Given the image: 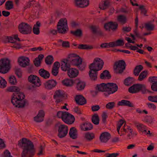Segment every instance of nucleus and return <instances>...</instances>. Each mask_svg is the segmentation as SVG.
<instances>
[{"label": "nucleus", "instance_id": "f704fd0d", "mask_svg": "<svg viewBox=\"0 0 157 157\" xmlns=\"http://www.w3.org/2000/svg\"><path fill=\"white\" fill-rule=\"evenodd\" d=\"M74 83L73 80L69 79H64L62 81L63 84L67 87L72 86Z\"/></svg>", "mask_w": 157, "mask_h": 157}, {"label": "nucleus", "instance_id": "f8f14e48", "mask_svg": "<svg viewBox=\"0 0 157 157\" xmlns=\"http://www.w3.org/2000/svg\"><path fill=\"white\" fill-rule=\"evenodd\" d=\"M118 24L116 22L110 21L105 23L104 25V28L106 31L109 32L112 30L115 32L117 29Z\"/></svg>", "mask_w": 157, "mask_h": 157}, {"label": "nucleus", "instance_id": "b1692460", "mask_svg": "<svg viewBox=\"0 0 157 157\" xmlns=\"http://www.w3.org/2000/svg\"><path fill=\"white\" fill-rule=\"evenodd\" d=\"M74 83L76 84V88L78 90H83L85 86V83L79 79L75 80Z\"/></svg>", "mask_w": 157, "mask_h": 157}, {"label": "nucleus", "instance_id": "8fccbe9b", "mask_svg": "<svg viewBox=\"0 0 157 157\" xmlns=\"http://www.w3.org/2000/svg\"><path fill=\"white\" fill-rule=\"evenodd\" d=\"M9 82L12 85L16 84L17 81L14 76L11 75L9 77Z\"/></svg>", "mask_w": 157, "mask_h": 157}, {"label": "nucleus", "instance_id": "69168bd1", "mask_svg": "<svg viewBox=\"0 0 157 157\" xmlns=\"http://www.w3.org/2000/svg\"><path fill=\"white\" fill-rule=\"evenodd\" d=\"M33 63L34 65L38 67L40 66V61L38 59V58H35L33 61Z\"/></svg>", "mask_w": 157, "mask_h": 157}, {"label": "nucleus", "instance_id": "e2e57ef3", "mask_svg": "<svg viewBox=\"0 0 157 157\" xmlns=\"http://www.w3.org/2000/svg\"><path fill=\"white\" fill-rule=\"evenodd\" d=\"M151 89L153 91L157 92V82L152 83L151 86Z\"/></svg>", "mask_w": 157, "mask_h": 157}, {"label": "nucleus", "instance_id": "052dcab7", "mask_svg": "<svg viewBox=\"0 0 157 157\" xmlns=\"http://www.w3.org/2000/svg\"><path fill=\"white\" fill-rule=\"evenodd\" d=\"M15 74L18 77V78H20L21 77V71L20 69L16 68L15 70Z\"/></svg>", "mask_w": 157, "mask_h": 157}, {"label": "nucleus", "instance_id": "9d476101", "mask_svg": "<svg viewBox=\"0 0 157 157\" xmlns=\"http://www.w3.org/2000/svg\"><path fill=\"white\" fill-rule=\"evenodd\" d=\"M118 89V86L116 83L113 82H108L107 83V92L103 93L105 97H108L110 94L116 92Z\"/></svg>", "mask_w": 157, "mask_h": 157}, {"label": "nucleus", "instance_id": "ea45409f", "mask_svg": "<svg viewBox=\"0 0 157 157\" xmlns=\"http://www.w3.org/2000/svg\"><path fill=\"white\" fill-rule=\"evenodd\" d=\"M85 138L88 141H90L94 138L95 135L93 132H87L85 134Z\"/></svg>", "mask_w": 157, "mask_h": 157}, {"label": "nucleus", "instance_id": "603ef678", "mask_svg": "<svg viewBox=\"0 0 157 157\" xmlns=\"http://www.w3.org/2000/svg\"><path fill=\"white\" fill-rule=\"evenodd\" d=\"M6 82L0 76V87L4 88L6 86Z\"/></svg>", "mask_w": 157, "mask_h": 157}, {"label": "nucleus", "instance_id": "6e6d98bb", "mask_svg": "<svg viewBox=\"0 0 157 157\" xmlns=\"http://www.w3.org/2000/svg\"><path fill=\"white\" fill-rule=\"evenodd\" d=\"M116 46H123L124 44V42L123 39H119L115 41Z\"/></svg>", "mask_w": 157, "mask_h": 157}, {"label": "nucleus", "instance_id": "bf43d9fd", "mask_svg": "<svg viewBox=\"0 0 157 157\" xmlns=\"http://www.w3.org/2000/svg\"><path fill=\"white\" fill-rule=\"evenodd\" d=\"M153 119L154 118L153 117L150 116H148L145 117V120L146 122L151 124L153 122Z\"/></svg>", "mask_w": 157, "mask_h": 157}, {"label": "nucleus", "instance_id": "bb28decb", "mask_svg": "<svg viewBox=\"0 0 157 157\" xmlns=\"http://www.w3.org/2000/svg\"><path fill=\"white\" fill-rule=\"evenodd\" d=\"M117 105L119 106H125L130 107H134L133 104L130 101L125 100H122L121 101L118 102Z\"/></svg>", "mask_w": 157, "mask_h": 157}, {"label": "nucleus", "instance_id": "37998d69", "mask_svg": "<svg viewBox=\"0 0 157 157\" xmlns=\"http://www.w3.org/2000/svg\"><path fill=\"white\" fill-rule=\"evenodd\" d=\"M147 71H142L139 75L138 80L142 81L146 78L147 76Z\"/></svg>", "mask_w": 157, "mask_h": 157}, {"label": "nucleus", "instance_id": "cd10ccee", "mask_svg": "<svg viewBox=\"0 0 157 157\" xmlns=\"http://www.w3.org/2000/svg\"><path fill=\"white\" fill-rule=\"evenodd\" d=\"M40 75L44 78L48 79L50 76L49 72L43 68L40 69L38 72Z\"/></svg>", "mask_w": 157, "mask_h": 157}, {"label": "nucleus", "instance_id": "a19ab883", "mask_svg": "<svg viewBox=\"0 0 157 157\" xmlns=\"http://www.w3.org/2000/svg\"><path fill=\"white\" fill-rule=\"evenodd\" d=\"M71 33L74 36L77 37H81L82 36V31L80 29H78L75 31H71Z\"/></svg>", "mask_w": 157, "mask_h": 157}, {"label": "nucleus", "instance_id": "1a4fd4ad", "mask_svg": "<svg viewBox=\"0 0 157 157\" xmlns=\"http://www.w3.org/2000/svg\"><path fill=\"white\" fill-rule=\"evenodd\" d=\"M19 32L24 34H30L32 32V27L27 23L22 22L18 26Z\"/></svg>", "mask_w": 157, "mask_h": 157}, {"label": "nucleus", "instance_id": "0e129e2a", "mask_svg": "<svg viewBox=\"0 0 157 157\" xmlns=\"http://www.w3.org/2000/svg\"><path fill=\"white\" fill-rule=\"evenodd\" d=\"M139 9L141 10V13L144 14V15H146L147 11L146 9L144 8V6L143 5L140 6L139 7Z\"/></svg>", "mask_w": 157, "mask_h": 157}, {"label": "nucleus", "instance_id": "a18cd8bd", "mask_svg": "<svg viewBox=\"0 0 157 157\" xmlns=\"http://www.w3.org/2000/svg\"><path fill=\"white\" fill-rule=\"evenodd\" d=\"M6 9L7 10L11 9L13 8V5L12 1H8L5 3Z\"/></svg>", "mask_w": 157, "mask_h": 157}, {"label": "nucleus", "instance_id": "58836bf2", "mask_svg": "<svg viewBox=\"0 0 157 157\" xmlns=\"http://www.w3.org/2000/svg\"><path fill=\"white\" fill-rule=\"evenodd\" d=\"M91 120L93 123L95 125H98L99 123V118L97 114H94L92 116Z\"/></svg>", "mask_w": 157, "mask_h": 157}, {"label": "nucleus", "instance_id": "3c124183", "mask_svg": "<svg viewBox=\"0 0 157 157\" xmlns=\"http://www.w3.org/2000/svg\"><path fill=\"white\" fill-rule=\"evenodd\" d=\"M67 113V112H63L61 111H59L57 113V116L59 118H61L63 121L66 113Z\"/></svg>", "mask_w": 157, "mask_h": 157}, {"label": "nucleus", "instance_id": "423d86ee", "mask_svg": "<svg viewBox=\"0 0 157 157\" xmlns=\"http://www.w3.org/2000/svg\"><path fill=\"white\" fill-rule=\"evenodd\" d=\"M57 32L59 33L65 34L69 30L67 20L66 18H61L59 21L57 25Z\"/></svg>", "mask_w": 157, "mask_h": 157}, {"label": "nucleus", "instance_id": "c756f323", "mask_svg": "<svg viewBox=\"0 0 157 157\" xmlns=\"http://www.w3.org/2000/svg\"><path fill=\"white\" fill-rule=\"evenodd\" d=\"M90 28L93 34H97L100 36H102L103 35L102 32L99 29L98 26L92 25L90 27Z\"/></svg>", "mask_w": 157, "mask_h": 157}, {"label": "nucleus", "instance_id": "864d4df0", "mask_svg": "<svg viewBox=\"0 0 157 157\" xmlns=\"http://www.w3.org/2000/svg\"><path fill=\"white\" fill-rule=\"evenodd\" d=\"M115 103L114 102H109L107 103L106 105V108L108 109H112L115 106Z\"/></svg>", "mask_w": 157, "mask_h": 157}, {"label": "nucleus", "instance_id": "4468645a", "mask_svg": "<svg viewBox=\"0 0 157 157\" xmlns=\"http://www.w3.org/2000/svg\"><path fill=\"white\" fill-rule=\"evenodd\" d=\"M57 84L56 81L54 79L47 80L43 84L44 88L48 90H50L55 88Z\"/></svg>", "mask_w": 157, "mask_h": 157}, {"label": "nucleus", "instance_id": "680f3d73", "mask_svg": "<svg viewBox=\"0 0 157 157\" xmlns=\"http://www.w3.org/2000/svg\"><path fill=\"white\" fill-rule=\"evenodd\" d=\"M44 148L42 145H40L38 148V152L37 153V155L38 156L43 155V150Z\"/></svg>", "mask_w": 157, "mask_h": 157}, {"label": "nucleus", "instance_id": "774afa93", "mask_svg": "<svg viewBox=\"0 0 157 157\" xmlns=\"http://www.w3.org/2000/svg\"><path fill=\"white\" fill-rule=\"evenodd\" d=\"M100 109V107L99 105H94L92 106L91 109L92 111L94 112L97 111Z\"/></svg>", "mask_w": 157, "mask_h": 157}, {"label": "nucleus", "instance_id": "a878e982", "mask_svg": "<svg viewBox=\"0 0 157 157\" xmlns=\"http://www.w3.org/2000/svg\"><path fill=\"white\" fill-rule=\"evenodd\" d=\"M64 94H63L62 91L60 90L56 91L54 95V98L56 99L57 103H59L62 101L59 98H63L64 97Z\"/></svg>", "mask_w": 157, "mask_h": 157}, {"label": "nucleus", "instance_id": "9b49d317", "mask_svg": "<svg viewBox=\"0 0 157 157\" xmlns=\"http://www.w3.org/2000/svg\"><path fill=\"white\" fill-rule=\"evenodd\" d=\"M68 58L71 64L72 65L77 66L82 62V59L81 57L75 54L70 55Z\"/></svg>", "mask_w": 157, "mask_h": 157}, {"label": "nucleus", "instance_id": "c9c22d12", "mask_svg": "<svg viewBox=\"0 0 157 157\" xmlns=\"http://www.w3.org/2000/svg\"><path fill=\"white\" fill-rule=\"evenodd\" d=\"M143 67L141 65L136 66L134 69L133 74L136 76H138L140 72L143 69Z\"/></svg>", "mask_w": 157, "mask_h": 157}, {"label": "nucleus", "instance_id": "dca6fc26", "mask_svg": "<svg viewBox=\"0 0 157 157\" xmlns=\"http://www.w3.org/2000/svg\"><path fill=\"white\" fill-rule=\"evenodd\" d=\"M68 59H63L61 61V70L64 71H67L70 68L71 63Z\"/></svg>", "mask_w": 157, "mask_h": 157}, {"label": "nucleus", "instance_id": "a211bd4d", "mask_svg": "<svg viewBox=\"0 0 157 157\" xmlns=\"http://www.w3.org/2000/svg\"><path fill=\"white\" fill-rule=\"evenodd\" d=\"M75 120L74 117L71 114L68 113H66L63 121L66 123L68 124H73Z\"/></svg>", "mask_w": 157, "mask_h": 157}, {"label": "nucleus", "instance_id": "39448f33", "mask_svg": "<svg viewBox=\"0 0 157 157\" xmlns=\"http://www.w3.org/2000/svg\"><path fill=\"white\" fill-rule=\"evenodd\" d=\"M28 80L29 82L32 84L28 87L29 90H34L36 89V88L40 87L41 84L40 80L39 78L34 75H31L29 76Z\"/></svg>", "mask_w": 157, "mask_h": 157}, {"label": "nucleus", "instance_id": "6e6552de", "mask_svg": "<svg viewBox=\"0 0 157 157\" xmlns=\"http://www.w3.org/2000/svg\"><path fill=\"white\" fill-rule=\"evenodd\" d=\"M126 64L123 60L116 62L113 66L114 72L116 74H121L125 69Z\"/></svg>", "mask_w": 157, "mask_h": 157}, {"label": "nucleus", "instance_id": "20e7f679", "mask_svg": "<svg viewBox=\"0 0 157 157\" xmlns=\"http://www.w3.org/2000/svg\"><path fill=\"white\" fill-rule=\"evenodd\" d=\"M128 91L131 93H136L141 91L142 94H145L146 93L147 91L149 93H152L151 91L146 89V86L145 84H141L133 85L129 88Z\"/></svg>", "mask_w": 157, "mask_h": 157}, {"label": "nucleus", "instance_id": "473e14b6", "mask_svg": "<svg viewBox=\"0 0 157 157\" xmlns=\"http://www.w3.org/2000/svg\"><path fill=\"white\" fill-rule=\"evenodd\" d=\"M110 5V3L108 0H105L99 4V7L102 10H105L108 8Z\"/></svg>", "mask_w": 157, "mask_h": 157}, {"label": "nucleus", "instance_id": "4c0bfd02", "mask_svg": "<svg viewBox=\"0 0 157 157\" xmlns=\"http://www.w3.org/2000/svg\"><path fill=\"white\" fill-rule=\"evenodd\" d=\"M127 20L126 17L124 15H121L117 17V21L123 24L126 23Z\"/></svg>", "mask_w": 157, "mask_h": 157}, {"label": "nucleus", "instance_id": "6ab92c4d", "mask_svg": "<svg viewBox=\"0 0 157 157\" xmlns=\"http://www.w3.org/2000/svg\"><path fill=\"white\" fill-rule=\"evenodd\" d=\"M111 138V135L107 132H102L100 135L99 139L101 142L106 143Z\"/></svg>", "mask_w": 157, "mask_h": 157}, {"label": "nucleus", "instance_id": "ddd939ff", "mask_svg": "<svg viewBox=\"0 0 157 157\" xmlns=\"http://www.w3.org/2000/svg\"><path fill=\"white\" fill-rule=\"evenodd\" d=\"M68 128L66 125L60 124L58 126V136L60 138L65 137L68 132Z\"/></svg>", "mask_w": 157, "mask_h": 157}, {"label": "nucleus", "instance_id": "4d7b16f0", "mask_svg": "<svg viewBox=\"0 0 157 157\" xmlns=\"http://www.w3.org/2000/svg\"><path fill=\"white\" fill-rule=\"evenodd\" d=\"M148 99L150 101L157 103V96H150L148 97Z\"/></svg>", "mask_w": 157, "mask_h": 157}, {"label": "nucleus", "instance_id": "2f4dec72", "mask_svg": "<svg viewBox=\"0 0 157 157\" xmlns=\"http://www.w3.org/2000/svg\"><path fill=\"white\" fill-rule=\"evenodd\" d=\"M111 75L109 71L107 70L103 71L100 75V78L102 79H105L106 78L108 79H109L111 78Z\"/></svg>", "mask_w": 157, "mask_h": 157}, {"label": "nucleus", "instance_id": "338daca9", "mask_svg": "<svg viewBox=\"0 0 157 157\" xmlns=\"http://www.w3.org/2000/svg\"><path fill=\"white\" fill-rule=\"evenodd\" d=\"M148 107L150 109H153V110H155L156 108V106L154 104L151 103H148L146 104Z\"/></svg>", "mask_w": 157, "mask_h": 157}, {"label": "nucleus", "instance_id": "7ed1b4c3", "mask_svg": "<svg viewBox=\"0 0 157 157\" xmlns=\"http://www.w3.org/2000/svg\"><path fill=\"white\" fill-rule=\"evenodd\" d=\"M104 62L99 58H95L92 63L89 66L90 71L89 75L90 79L92 81H95L97 78L98 71L101 70L103 66Z\"/></svg>", "mask_w": 157, "mask_h": 157}, {"label": "nucleus", "instance_id": "f03ea898", "mask_svg": "<svg viewBox=\"0 0 157 157\" xmlns=\"http://www.w3.org/2000/svg\"><path fill=\"white\" fill-rule=\"evenodd\" d=\"M18 145L23 149L21 157H33L34 155V145L31 140L23 138L18 141Z\"/></svg>", "mask_w": 157, "mask_h": 157}, {"label": "nucleus", "instance_id": "393cba45", "mask_svg": "<svg viewBox=\"0 0 157 157\" xmlns=\"http://www.w3.org/2000/svg\"><path fill=\"white\" fill-rule=\"evenodd\" d=\"M44 112L42 110H40L37 116L34 117V120L37 122H42L44 120Z\"/></svg>", "mask_w": 157, "mask_h": 157}, {"label": "nucleus", "instance_id": "13d9d810", "mask_svg": "<svg viewBox=\"0 0 157 157\" xmlns=\"http://www.w3.org/2000/svg\"><path fill=\"white\" fill-rule=\"evenodd\" d=\"M148 81L151 82L157 83V77L156 76H151L149 78Z\"/></svg>", "mask_w": 157, "mask_h": 157}, {"label": "nucleus", "instance_id": "412c9836", "mask_svg": "<svg viewBox=\"0 0 157 157\" xmlns=\"http://www.w3.org/2000/svg\"><path fill=\"white\" fill-rule=\"evenodd\" d=\"M75 100L77 104L80 105H84L86 103V99L81 95H76L75 98Z\"/></svg>", "mask_w": 157, "mask_h": 157}, {"label": "nucleus", "instance_id": "c03bdc74", "mask_svg": "<svg viewBox=\"0 0 157 157\" xmlns=\"http://www.w3.org/2000/svg\"><path fill=\"white\" fill-rule=\"evenodd\" d=\"M58 42L61 44V45L63 48H69L70 47V43L67 41H63L61 39L59 40Z\"/></svg>", "mask_w": 157, "mask_h": 157}, {"label": "nucleus", "instance_id": "7c9ffc66", "mask_svg": "<svg viewBox=\"0 0 157 157\" xmlns=\"http://www.w3.org/2000/svg\"><path fill=\"white\" fill-rule=\"evenodd\" d=\"M96 89L102 92H107V83H103L97 85L96 86Z\"/></svg>", "mask_w": 157, "mask_h": 157}, {"label": "nucleus", "instance_id": "4be33fe9", "mask_svg": "<svg viewBox=\"0 0 157 157\" xmlns=\"http://www.w3.org/2000/svg\"><path fill=\"white\" fill-rule=\"evenodd\" d=\"M60 66V64L58 62H56L54 63L51 71V73L53 75L55 76L57 75L59 73V69Z\"/></svg>", "mask_w": 157, "mask_h": 157}, {"label": "nucleus", "instance_id": "f3484780", "mask_svg": "<svg viewBox=\"0 0 157 157\" xmlns=\"http://www.w3.org/2000/svg\"><path fill=\"white\" fill-rule=\"evenodd\" d=\"M19 65L22 67H25L29 64L30 60L28 57L25 56L20 57L18 60Z\"/></svg>", "mask_w": 157, "mask_h": 157}, {"label": "nucleus", "instance_id": "49530a36", "mask_svg": "<svg viewBox=\"0 0 157 157\" xmlns=\"http://www.w3.org/2000/svg\"><path fill=\"white\" fill-rule=\"evenodd\" d=\"M144 27L147 30L152 31L154 29V26L153 24L150 23H147L145 24Z\"/></svg>", "mask_w": 157, "mask_h": 157}, {"label": "nucleus", "instance_id": "0eeeda50", "mask_svg": "<svg viewBox=\"0 0 157 157\" xmlns=\"http://www.w3.org/2000/svg\"><path fill=\"white\" fill-rule=\"evenodd\" d=\"M10 61L8 59L0 60V73L5 74L8 73L11 68Z\"/></svg>", "mask_w": 157, "mask_h": 157}, {"label": "nucleus", "instance_id": "79ce46f5", "mask_svg": "<svg viewBox=\"0 0 157 157\" xmlns=\"http://www.w3.org/2000/svg\"><path fill=\"white\" fill-rule=\"evenodd\" d=\"M53 58L52 55H48L45 58V62L48 65H51L53 62Z\"/></svg>", "mask_w": 157, "mask_h": 157}, {"label": "nucleus", "instance_id": "5701e85b", "mask_svg": "<svg viewBox=\"0 0 157 157\" xmlns=\"http://www.w3.org/2000/svg\"><path fill=\"white\" fill-rule=\"evenodd\" d=\"M80 128L82 131H87L93 128V125L91 123L87 122L81 124Z\"/></svg>", "mask_w": 157, "mask_h": 157}, {"label": "nucleus", "instance_id": "aec40b11", "mask_svg": "<svg viewBox=\"0 0 157 157\" xmlns=\"http://www.w3.org/2000/svg\"><path fill=\"white\" fill-rule=\"evenodd\" d=\"M67 71V75L71 78L77 77L79 74L78 70L75 68H70Z\"/></svg>", "mask_w": 157, "mask_h": 157}, {"label": "nucleus", "instance_id": "f257e3e1", "mask_svg": "<svg viewBox=\"0 0 157 157\" xmlns=\"http://www.w3.org/2000/svg\"><path fill=\"white\" fill-rule=\"evenodd\" d=\"M10 92H15L13 94L11 102L16 107L23 108L29 105L27 101L25 99V96L22 93L20 92V89L16 86H12L7 89Z\"/></svg>", "mask_w": 157, "mask_h": 157}, {"label": "nucleus", "instance_id": "2eb2a0df", "mask_svg": "<svg viewBox=\"0 0 157 157\" xmlns=\"http://www.w3.org/2000/svg\"><path fill=\"white\" fill-rule=\"evenodd\" d=\"M89 4V0H75L74 5L78 8H84Z\"/></svg>", "mask_w": 157, "mask_h": 157}, {"label": "nucleus", "instance_id": "e433bc0d", "mask_svg": "<svg viewBox=\"0 0 157 157\" xmlns=\"http://www.w3.org/2000/svg\"><path fill=\"white\" fill-rule=\"evenodd\" d=\"M78 48L79 49L85 50H91L93 48L92 45L88 44H79Z\"/></svg>", "mask_w": 157, "mask_h": 157}, {"label": "nucleus", "instance_id": "c85d7f7f", "mask_svg": "<svg viewBox=\"0 0 157 157\" xmlns=\"http://www.w3.org/2000/svg\"><path fill=\"white\" fill-rule=\"evenodd\" d=\"M69 135L70 137L73 139H76L77 138V131L75 127L71 128L69 131Z\"/></svg>", "mask_w": 157, "mask_h": 157}, {"label": "nucleus", "instance_id": "09e8293b", "mask_svg": "<svg viewBox=\"0 0 157 157\" xmlns=\"http://www.w3.org/2000/svg\"><path fill=\"white\" fill-rule=\"evenodd\" d=\"M86 66V63L84 62H82H82L80 63L77 67L80 70L82 71L85 70Z\"/></svg>", "mask_w": 157, "mask_h": 157}, {"label": "nucleus", "instance_id": "de8ad7c7", "mask_svg": "<svg viewBox=\"0 0 157 157\" xmlns=\"http://www.w3.org/2000/svg\"><path fill=\"white\" fill-rule=\"evenodd\" d=\"M135 125L138 129L141 132H146V130H145L146 126L143 124L136 123Z\"/></svg>", "mask_w": 157, "mask_h": 157}, {"label": "nucleus", "instance_id": "5fc2aeb1", "mask_svg": "<svg viewBox=\"0 0 157 157\" xmlns=\"http://www.w3.org/2000/svg\"><path fill=\"white\" fill-rule=\"evenodd\" d=\"M132 78L128 77L125 79L124 82V84L125 85L129 86L130 85L132 82Z\"/></svg>", "mask_w": 157, "mask_h": 157}, {"label": "nucleus", "instance_id": "72a5a7b5", "mask_svg": "<svg viewBox=\"0 0 157 157\" xmlns=\"http://www.w3.org/2000/svg\"><path fill=\"white\" fill-rule=\"evenodd\" d=\"M40 23L39 21H37L36 24L34 25L33 28V32L35 34L38 35L40 32L39 27L40 26Z\"/></svg>", "mask_w": 157, "mask_h": 157}]
</instances>
